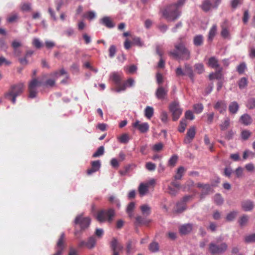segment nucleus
<instances>
[{
  "label": "nucleus",
  "instance_id": "obj_32",
  "mask_svg": "<svg viewBox=\"0 0 255 255\" xmlns=\"http://www.w3.org/2000/svg\"><path fill=\"white\" fill-rule=\"evenodd\" d=\"M140 209L143 215L147 216L150 215L151 213V208L147 205H143L140 206Z\"/></svg>",
  "mask_w": 255,
  "mask_h": 255
},
{
  "label": "nucleus",
  "instance_id": "obj_46",
  "mask_svg": "<svg viewBox=\"0 0 255 255\" xmlns=\"http://www.w3.org/2000/svg\"><path fill=\"white\" fill-rule=\"evenodd\" d=\"M245 242L247 243H255V233L246 236Z\"/></svg>",
  "mask_w": 255,
  "mask_h": 255
},
{
  "label": "nucleus",
  "instance_id": "obj_49",
  "mask_svg": "<svg viewBox=\"0 0 255 255\" xmlns=\"http://www.w3.org/2000/svg\"><path fill=\"white\" fill-rule=\"evenodd\" d=\"M243 0H232L231 1V6L233 9H236L238 5L243 4Z\"/></svg>",
  "mask_w": 255,
  "mask_h": 255
},
{
  "label": "nucleus",
  "instance_id": "obj_26",
  "mask_svg": "<svg viewBox=\"0 0 255 255\" xmlns=\"http://www.w3.org/2000/svg\"><path fill=\"white\" fill-rule=\"evenodd\" d=\"M239 109V105L236 101L232 102L229 106V110L232 114H236Z\"/></svg>",
  "mask_w": 255,
  "mask_h": 255
},
{
  "label": "nucleus",
  "instance_id": "obj_29",
  "mask_svg": "<svg viewBox=\"0 0 255 255\" xmlns=\"http://www.w3.org/2000/svg\"><path fill=\"white\" fill-rule=\"evenodd\" d=\"M154 109L150 106H147L144 110V116L148 119H150L153 116Z\"/></svg>",
  "mask_w": 255,
  "mask_h": 255
},
{
  "label": "nucleus",
  "instance_id": "obj_9",
  "mask_svg": "<svg viewBox=\"0 0 255 255\" xmlns=\"http://www.w3.org/2000/svg\"><path fill=\"white\" fill-rule=\"evenodd\" d=\"M196 186L199 188H202V190L200 194V198H204L206 195L209 194V193L212 191V186L209 184H203L202 183H198L196 184Z\"/></svg>",
  "mask_w": 255,
  "mask_h": 255
},
{
  "label": "nucleus",
  "instance_id": "obj_41",
  "mask_svg": "<svg viewBox=\"0 0 255 255\" xmlns=\"http://www.w3.org/2000/svg\"><path fill=\"white\" fill-rule=\"evenodd\" d=\"M212 3L210 0H205L202 4V9L205 11H209L211 7Z\"/></svg>",
  "mask_w": 255,
  "mask_h": 255
},
{
  "label": "nucleus",
  "instance_id": "obj_40",
  "mask_svg": "<svg viewBox=\"0 0 255 255\" xmlns=\"http://www.w3.org/2000/svg\"><path fill=\"white\" fill-rule=\"evenodd\" d=\"M129 139L128 134L127 133H124L118 137L119 141L122 143H127Z\"/></svg>",
  "mask_w": 255,
  "mask_h": 255
},
{
  "label": "nucleus",
  "instance_id": "obj_59",
  "mask_svg": "<svg viewBox=\"0 0 255 255\" xmlns=\"http://www.w3.org/2000/svg\"><path fill=\"white\" fill-rule=\"evenodd\" d=\"M195 118V116L193 115V112L190 111L188 110L187 111L185 114V119L187 121V120H193Z\"/></svg>",
  "mask_w": 255,
  "mask_h": 255
},
{
  "label": "nucleus",
  "instance_id": "obj_12",
  "mask_svg": "<svg viewBox=\"0 0 255 255\" xmlns=\"http://www.w3.org/2000/svg\"><path fill=\"white\" fill-rule=\"evenodd\" d=\"M133 127L137 128L141 133H146L149 130V125L147 123H141L139 121H135L132 124Z\"/></svg>",
  "mask_w": 255,
  "mask_h": 255
},
{
  "label": "nucleus",
  "instance_id": "obj_44",
  "mask_svg": "<svg viewBox=\"0 0 255 255\" xmlns=\"http://www.w3.org/2000/svg\"><path fill=\"white\" fill-rule=\"evenodd\" d=\"M203 105L201 103H198L194 105L193 106V109L195 113L198 114L201 113L203 111Z\"/></svg>",
  "mask_w": 255,
  "mask_h": 255
},
{
  "label": "nucleus",
  "instance_id": "obj_36",
  "mask_svg": "<svg viewBox=\"0 0 255 255\" xmlns=\"http://www.w3.org/2000/svg\"><path fill=\"white\" fill-rule=\"evenodd\" d=\"M230 125V120L229 118L226 117L224 122H223L220 125L221 130L224 131L226 130Z\"/></svg>",
  "mask_w": 255,
  "mask_h": 255
},
{
  "label": "nucleus",
  "instance_id": "obj_22",
  "mask_svg": "<svg viewBox=\"0 0 255 255\" xmlns=\"http://www.w3.org/2000/svg\"><path fill=\"white\" fill-rule=\"evenodd\" d=\"M192 230V225L191 224H186L180 227L179 232L181 235H186L190 233Z\"/></svg>",
  "mask_w": 255,
  "mask_h": 255
},
{
  "label": "nucleus",
  "instance_id": "obj_37",
  "mask_svg": "<svg viewBox=\"0 0 255 255\" xmlns=\"http://www.w3.org/2000/svg\"><path fill=\"white\" fill-rule=\"evenodd\" d=\"M188 124L186 119H182L180 121V125L178 128V130L180 132H184Z\"/></svg>",
  "mask_w": 255,
  "mask_h": 255
},
{
  "label": "nucleus",
  "instance_id": "obj_1",
  "mask_svg": "<svg viewBox=\"0 0 255 255\" xmlns=\"http://www.w3.org/2000/svg\"><path fill=\"white\" fill-rule=\"evenodd\" d=\"M24 85L19 83L11 86L8 91L5 94L6 97L10 100L12 104L16 102V98L20 96L24 91Z\"/></svg>",
  "mask_w": 255,
  "mask_h": 255
},
{
  "label": "nucleus",
  "instance_id": "obj_18",
  "mask_svg": "<svg viewBox=\"0 0 255 255\" xmlns=\"http://www.w3.org/2000/svg\"><path fill=\"white\" fill-rule=\"evenodd\" d=\"M134 84V80L130 78L128 79L126 81H125L121 87L119 88L117 90V93H120L121 91H125L128 87H132L133 86Z\"/></svg>",
  "mask_w": 255,
  "mask_h": 255
},
{
  "label": "nucleus",
  "instance_id": "obj_19",
  "mask_svg": "<svg viewBox=\"0 0 255 255\" xmlns=\"http://www.w3.org/2000/svg\"><path fill=\"white\" fill-rule=\"evenodd\" d=\"M214 108L218 110L221 114H224L227 110L226 103L224 101H219L215 105Z\"/></svg>",
  "mask_w": 255,
  "mask_h": 255
},
{
  "label": "nucleus",
  "instance_id": "obj_11",
  "mask_svg": "<svg viewBox=\"0 0 255 255\" xmlns=\"http://www.w3.org/2000/svg\"><path fill=\"white\" fill-rule=\"evenodd\" d=\"M111 79L116 85V88L114 90L115 92H117V90L119 88L122 86L123 84H122V81L123 78L119 73L114 72L112 74Z\"/></svg>",
  "mask_w": 255,
  "mask_h": 255
},
{
  "label": "nucleus",
  "instance_id": "obj_14",
  "mask_svg": "<svg viewBox=\"0 0 255 255\" xmlns=\"http://www.w3.org/2000/svg\"><path fill=\"white\" fill-rule=\"evenodd\" d=\"M196 134V128L194 126L190 127L187 131L186 136L184 139V142L186 144H189L195 137Z\"/></svg>",
  "mask_w": 255,
  "mask_h": 255
},
{
  "label": "nucleus",
  "instance_id": "obj_55",
  "mask_svg": "<svg viewBox=\"0 0 255 255\" xmlns=\"http://www.w3.org/2000/svg\"><path fill=\"white\" fill-rule=\"evenodd\" d=\"M18 19V15L16 13H13L9 15L7 18V21L9 23L13 22Z\"/></svg>",
  "mask_w": 255,
  "mask_h": 255
},
{
  "label": "nucleus",
  "instance_id": "obj_7",
  "mask_svg": "<svg viewBox=\"0 0 255 255\" xmlns=\"http://www.w3.org/2000/svg\"><path fill=\"white\" fill-rule=\"evenodd\" d=\"M74 223L76 225H79L81 230L83 231L89 227L91 223V219L89 217H85L83 215L81 214L76 217Z\"/></svg>",
  "mask_w": 255,
  "mask_h": 255
},
{
  "label": "nucleus",
  "instance_id": "obj_4",
  "mask_svg": "<svg viewBox=\"0 0 255 255\" xmlns=\"http://www.w3.org/2000/svg\"><path fill=\"white\" fill-rule=\"evenodd\" d=\"M228 249V245L226 243H222L220 245L212 242L209 245V250L212 255H221L224 253Z\"/></svg>",
  "mask_w": 255,
  "mask_h": 255
},
{
  "label": "nucleus",
  "instance_id": "obj_53",
  "mask_svg": "<svg viewBox=\"0 0 255 255\" xmlns=\"http://www.w3.org/2000/svg\"><path fill=\"white\" fill-rule=\"evenodd\" d=\"M66 73V72L65 71V70L63 68H62V69H60L59 72L58 71H55V72H54L53 73H51L50 74V76H52V77H54L55 78H58V76L64 75Z\"/></svg>",
  "mask_w": 255,
  "mask_h": 255
},
{
  "label": "nucleus",
  "instance_id": "obj_35",
  "mask_svg": "<svg viewBox=\"0 0 255 255\" xmlns=\"http://www.w3.org/2000/svg\"><path fill=\"white\" fill-rule=\"evenodd\" d=\"M217 31V26L216 25H214L212 26L211 28L210 29L209 35H208V41H212L214 37L215 36Z\"/></svg>",
  "mask_w": 255,
  "mask_h": 255
},
{
  "label": "nucleus",
  "instance_id": "obj_28",
  "mask_svg": "<svg viewBox=\"0 0 255 255\" xmlns=\"http://www.w3.org/2000/svg\"><path fill=\"white\" fill-rule=\"evenodd\" d=\"M193 43L196 46H201L203 43V36L201 34L196 35L193 38Z\"/></svg>",
  "mask_w": 255,
  "mask_h": 255
},
{
  "label": "nucleus",
  "instance_id": "obj_21",
  "mask_svg": "<svg viewBox=\"0 0 255 255\" xmlns=\"http://www.w3.org/2000/svg\"><path fill=\"white\" fill-rule=\"evenodd\" d=\"M138 191L140 196H143L149 191V188L147 184L145 183H141L138 188Z\"/></svg>",
  "mask_w": 255,
  "mask_h": 255
},
{
  "label": "nucleus",
  "instance_id": "obj_33",
  "mask_svg": "<svg viewBox=\"0 0 255 255\" xmlns=\"http://www.w3.org/2000/svg\"><path fill=\"white\" fill-rule=\"evenodd\" d=\"M148 249L152 253L158 252L159 249V246L158 243L156 242H152L149 244Z\"/></svg>",
  "mask_w": 255,
  "mask_h": 255
},
{
  "label": "nucleus",
  "instance_id": "obj_47",
  "mask_svg": "<svg viewBox=\"0 0 255 255\" xmlns=\"http://www.w3.org/2000/svg\"><path fill=\"white\" fill-rule=\"evenodd\" d=\"M104 153V147L103 146H100L97 151L93 154V157H97L102 155Z\"/></svg>",
  "mask_w": 255,
  "mask_h": 255
},
{
  "label": "nucleus",
  "instance_id": "obj_61",
  "mask_svg": "<svg viewBox=\"0 0 255 255\" xmlns=\"http://www.w3.org/2000/svg\"><path fill=\"white\" fill-rule=\"evenodd\" d=\"M109 56L111 58L114 57L116 53V47L114 45L110 46L109 49Z\"/></svg>",
  "mask_w": 255,
  "mask_h": 255
},
{
  "label": "nucleus",
  "instance_id": "obj_24",
  "mask_svg": "<svg viewBox=\"0 0 255 255\" xmlns=\"http://www.w3.org/2000/svg\"><path fill=\"white\" fill-rule=\"evenodd\" d=\"M187 0H176V19L178 18L182 13L180 9L185 3Z\"/></svg>",
  "mask_w": 255,
  "mask_h": 255
},
{
  "label": "nucleus",
  "instance_id": "obj_43",
  "mask_svg": "<svg viewBox=\"0 0 255 255\" xmlns=\"http://www.w3.org/2000/svg\"><path fill=\"white\" fill-rule=\"evenodd\" d=\"M108 201L111 204H115L118 208L120 207V202L115 196L113 195L110 196Z\"/></svg>",
  "mask_w": 255,
  "mask_h": 255
},
{
  "label": "nucleus",
  "instance_id": "obj_2",
  "mask_svg": "<svg viewBox=\"0 0 255 255\" xmlns=\"http://www.w3.org/2000/svg\"><path fill=\"white\" fill-rule=\"evenodd\" d=\"M115 215V212L113 209L110 208L108 210H101L98 211L96 219L100 223L108 222L111 223Z\"/></svg>",
  "mask_w": 255,
  "mask_h": 255
},
{
  "label": "nucleus",
  "instance_id": "obj_23",
  "mask_svg": "<svg viewBox=\"0 0 255 255\" xmlns=\"http://www.w3.org/2000/svg\"><path fill=\"white\" fill-rule=\"evenodd\" d=\"M240 121L244 125L248 126L252 123L253 120L249 115L245 114L240 117Z\"/></svg>",
  "mask_w": 255,
  "mask_h": 255
},
{
  "label": "nucleus",
  "instance_id": "obj_5",
  "mask_svg": "<svg viewBox=\"0 0 255 255\" xmlns=\"http://www.w3.org/2000/svg\"><path fill=\"white\" fill-rule=\"evenodd\" d=\"M163 16L168 21H171L175 19V4L173 3L166 7L163 10H160Z\"/></svg>",
  "mask_w": 255,
  "mask_h": 255
},
{
  "label": "nucleus",
  "instance_id": "obj_64",
  "mask_svg": "<svg viewBox=\"0 0 255 255\" xmlns=\"http://www.w3.org/2000/svg\"><path fill=\"white\" fill-rule=\"evenodd\" d=\"M32 44L36 48H40L42 46V43H41L40 40L37 38H34L33 39Z\"/></svg>",
  "mask_w": 255,
  "mask_h": 255
},
{
  "label": "nucleus",
  "instance_id": "obj_56",
  "mask_svg": "<svg viewBox=\"0 0 255 255\" xmlns=\"http://www.w3.org/2000/svg\"><path fill=\"white\" fill-rule=\"evenodd\" d=\"M85 17L89 20H91L96 17V13L93 11H89L85 13Z\"/></svg>",
  "mask_w": 255,
  "mask_h": 255
},
{
  "label": "nucleus",
  "instance_id": "obj_27",
  "mask_svg": "<svg viewBox=\"0 0 255 255\" xmlns=\"http://www.w3.org/2000/svg\"><path fill=\"white\" fill-rule=\"evenodd\" d=\"M208 64L213 68L219 69L221 67L218 63V60L215 57H211L209 59Z\"/></svg>",
  "mask_w": 255,
  "mask_h": 255
},
{
  "label": "nucleus",
  "instance_id": "obj_34",
  "mask_svg": "<svg viewBox=\"0 0 255 255\" xmlns=\"http://www.w3.org/2000/svg\"><path fill=\"white\" fill-rule=\"evenodd\" d=\"M186 169L183 166H180L176 171V180H180L182 178Z\"/></svg>",
  "mask_w": 255,
  "mask_h": 255
},
{
  "label": "nucleus",
  "instance_id": "obj_45",
  "mask_svg": "<svg viewBox=\"0 0 255 255\" xmlns=\"http://www.w3.org/2000/svg\"><path fill=\"white\" fill-rule=\"evenodd\" d=\"M214 202L217 205H220L223 203L224 200L220 194H216L214 198Z\"/></svg>",
  "mask_w": 255,
  "mask_h": 255
},
{
  "label": "nucleus",
  "instance_id": "obj_50",
  "mask_svg": "<svg viewBox=\"0 0 255 255\" xmlns=\"http://www.w3.org/2000/svg\"><path fill=\"white\" fill-rule=\"evenodd\" d=\"M163 148V144L161 142H159L155 144L152 147L153 151L155 152L160 151L162 150Z\"/></svg>",
  "mask_w": 255,
  "mask_h": 255
},
{
  "label": "nucleus",
  "instance_id": "obj_13",
  "mask_svg": "<svg viewBox=\"0 0 255 255\" xmlns=\"http://www.w3.org/2000/svg\"><path fill=\"white\" fill-rule=\"evenodd\" d=\"M110 247L113 251V255H119V252L123 250V247L120 244L117 240L114 238L111 242Z\"/></svg>",
  "mask_w": 255,
  "mask_h": 255
},
{
  "label": "nucleus",
  "instance_id": "obj_25",
  "mask_svg": "<svg viewBox=\"0 0 255 255\" xmlns=\"http://www.w3.org/2000/svg\"><path fill=\"white\" fill-rule=\"evenodd\" d=\"M96 242L97 240L95 237H89L86 242V248L90 250L93 249L96 246Z\"/></svg>",
  "mask_w": 255,
  "mask_h": 255
},
{
  "label": "nucleus",
  "instance_id": "obj_52",
  "mask_svg": "<svg viewBox=\"0 0 255 255\" xmlns=\"http://www.w3.org/2000/svg\"><path fill=\"white\" fill-rule=\"evenodd\" d=\"M251 135V132L249 130H244L241 132V137L244 140H247Z\"/></svg>",
  "mask_w": 255,
  "mask_h": 255
},
{
  "label": "nucleus",
  "instance_id": "obj_57",
  "mask_svg": "<svg viewBox=\"0 0 255 255\" xmlns=\"http://www.w3.org/2000/svg\"><path fill=\"white\" fill-rule=\"evenodd\" d=\"M235 134V132L231 129L228 131L225 135V138L228 140H231L233 138Z\"/></svg>",
  "mask_w": 255,
  "mask_h": 255
},
{
  "label": "nucleus",
  "instance_id": "obj_6",
  "mask_svg": "<svg viewBox=\"0 0 255 255\" xmlns=\"http://www.w3.org/2000/svg\"><path fill=\"white\" fill-rule=\"evenodd\" d=\"M42 82L38 81L36 78H33L29 82L28 87V97L31 99L34 98L37 94V88L42 86Z\"/></svg>",
  "mask_w": 255,
  "mask_h": 255
},
{
  "label": "nucleus",
  "instance_id": "obj_16",
  "mask_svg": "<svg viewBox=\"0 0 255 255\" xmlns=\"http://www.w3.org/2000/svg\"><path fill=\"white\" fill-rule=\"evenodd\" d=\"M241 207L245 212L251 211L254 207V202L251 200H246L242 202Z\"/></svg>",
  "mask_w": 255,
  "mask_h": 255
},
{
  "label": "nucleus",
  "instance_id": "obj_30",
  "mask_svg": "<svg viewBox=\"0 0 255 255\" xmlns=\"http://www.w3.org/2000/svg\"><path fill=\"white\" fill-rule=\"evenodd\" d=\"M148 222L143 217L140 216H137L135 218V225L136 226H140L141 225H146L148 224Z\"/></svg>",
  "mask_w": 255,
  "mask_h": 255
},
{
  "label": "nucleus",
  "instance_id": "obj_48",
  "mask_svg": "<svg viewBox=\"0 0 255 255\" xmlns=\"http://www.w3.org/2000/svg\"><path fill=\"white\" fill-rule=\"evenodd\" d=\"M247 107L249 109H254L255 108V98H250L247 102Z\"/></svg>",
  "mask_w": 255,
  "mask_h": 255
},
{
  "label": "nucleus",
  "instance_id": "obj_62",
  "mask_svg": "<svg viewBox=\"0 0 255 255\" xmlns=\"http://www.w3.org/2000/svg\"><path fill=\"white\" fill-rule=\"evenodd\" d=\"M175 165V155L173 154L172 155L170 159L169 160L167 164V166L170 167H173Z\"/></svg>",
  "mask_w": 255,
  "mask_h": 255
},
{
  "label": "nucleus",
  "instance_id": "obj_20",
  "mask_svg": "<svg viewBox=\"0 0 255 255\" xmlns=\"http://www.w3.org/2000/svg\"><path fill=\"white\" fill-rule=\"evenodd\" d=\"M47 74H43L41 76V80L40 81L42 82V85L46 86H49V87H53L55 85V81L54 79H49L48 80H46L45 82H43L47 77H48Z\"/></svg>",
  "mask_w": 255,
  "mask_h": 255
},
{
  "label": "nucleus",
  "instance_id": "obj_31",
  "mask_svg": "<svg viewBox=\"0 0 255 255\" xmlns=\"http://www.w3.org/2000/svg\"><path fill=\"white\" fill-rule=\"evenodd\" d=\"M185 75L189 76L190 78L193 81L194 78V73L192 67L188 64H186L184 70Z\"/></svg>",
  "mask_w": 255,
  "mask_h": 255
},
{
  "label": "nucleus",
  "instance_id": "obj_54",
  "mask_svg": "<svg viewBox=\"0 0 255 255\" xmlns=\"http://www.w3.org/2000/svg\"><path fill=\"white\" fill-rule=\"evenodd\" d=\"M249 217L247 215H244L242 216L239 220V224L241 226H244L248 221Z\"/></svg>",
  "mask_w": 255,
  "mask_h": 255
},
{
  "label": "nucleus",
  "instance_id": "obj_38",
  "mask_svg": "<svg viewBox=\"0 0 255 255\" xmlns=\"http://www.w3.org/2000/svg\"><path fill=\"white\" fill-rule=\"evenodd\" d=\"M238 214V211H233L227 214L226 216V220L229 222H231L234 220Z\"/></svg>",
  "mask_w": 255,
  "mask_h": 255
},
{
  "label": "nucleus",
  "instance_id": "obj_3",
  "mask_svg": "<svg viewBox=\"0 0 255 255\" xmlns=\"http://www.w3.org/2000/svg\"><path fill=\"white\" fill-rule=\"evenodd\" d=\"M190 57L191 52L183 42H180L176 45V59L186 61L188 60Z\"/></svg>",
  "mask_w": 255,
  "mask_h": 255
},
{
  "label": "nucleus",
  "instance_id": "obj_8",
  "mask_svg": "<svg viewBox=\"0 0 255 255\" xmlns=\"http://www.w3.org/2000/svg\"><path fill=\"white\" fill-rule=\"evenodd\" d=\"M191 198V195H186L180 201L176 203V213H181L186 210V203Z\"/></svg>",
  "mask_w": 255,
  "mask_h": 255
},
{
  "label": "nucleus",
  "instance_id": "obj_15",
  "mask_svg": "<svg viewBox=\"0 0 255 255\" xmlns=\"http://www.w3.org/2000/svg\"><path fill=\"white\" fill-rule=\"evenodd\" d=\"M167 92L168 90L165 87L160 85L156 90V97L158 99L163 100L167 95Z\"/></svg>",
  "mask_w": 255,
  "mask_h": 255
},
{
  "label": "nucleus",
  "instance_id": "obj_42",
  "mask_svg": "<svg viewBox=\"0 0 255 255\" xmlns=\"http://www.w3.org/2000/svg\"><path fill=\"white\" fill-rule=\"evenodd\" d=\"M246 69V64L245 62H242L237 66V71L240 74H242Z\"/></svg>",
  "mask_w": 255,
  "mask_h": 255
},
{
  "label": "nucleus",
  "instance_id": "obj_58",
  "mask_svg": "<svg viewBox=\"0 0 255 255\" xmlns=\"http://www.w3.org/2000/svg\"><path fill=\"white\" fill-rule=\"evenodd\" d=\"M194 67L198 74H201L204 71V65L201 63L196 64Z\"/></svg>",
  "mask_w": 255,
  "mask_h": 255
},
{
  "label": "nucleus",
  "instance_id": "obj_39",
  "mask_svg": "<svg viewBox=\"0 0 255 255\" xmlns=\"http://www.w3.org/2000/svg\"><path fill=\"white\" fill-rule=\"evenodd\" d=\"M248 85V79L246 77H242L238 82V86L240 89H243Z\"/></svg>",
  "mask_w": 255,
  "mask_h": 255
},
{
  "label": "nucleus",
  "instance_id": "obj_10",
  "mask_svg": "<svg viewBox=\"0 0 255 255\" xmlns=\"http://www.w3.org/2000/svg\"><path fill=\"white\" fill-rule=\"evenodd\" d=\"M66 236L64 233H61L55 247L56 250H59L63 251L66 248Z\"/></svg>",
  "mask_w": 255,
  "mask_h": 255
},
{
  "label": "nucleus",
  "instance_id": "obj_17",
  "mask_svg": "<svg viewBox=\"0 0 255 255\" xmlns=\"http://www.w3.org/2000/svg\"><path fill=\"white\" fill-rule=\"evenodd\" d=\"M100 22L108 28L115 27V25L111 18L109 16H104L100 20Z\"/></svg>",
  "mask_w": 255,
  "mask_h": 255
},
{
  "label": "nucleus",
  "instance_id": "obj_60",
  "mask_svg": "<svg viewBox=\"0 0 255 255\" xmlns=\"http://www.w3.org/2000/svg\"><path fill=\"white\" fill-rule=\"evenodd\" d=\"M133 249H134V248L132 245V241L131 240H129L127 244V253L128 254H130L133 252Z\"/></svg>",
  "mask_w": 255,
  "mask_h": 255
},
{
  "label": "nucleus",
  "instance_id": "obj_63",
  "mask_svg": "<svg viewBox=\"0 0 255 255\" xmlns=\"http://www.w3.org/2000/svg\"><path fill=\"white\" fill-rule=\"evenodd\" d=\"M91 166L93 168L98 171L101 167L100 160L93 161L91 162Z\"/></svg>",
  "mask_w": 255,
  "mask_h": 255
},
{
  "label": "nucleus",
  "instance_id": "obj_51",
  "mask_svg": "<svg viewBox=\"0 0 255 255\" xmlns=\"http://www.w3.org/2000/svg\"><path fill=\"white\" fill-rule=\"evenodd\" d=\"M168 192L172 195L175 194V183L172 181L170 185L168 186Z\"/></svg>",
  "mask_w": 255,
  "mask_h": 255
}]
</instances>
